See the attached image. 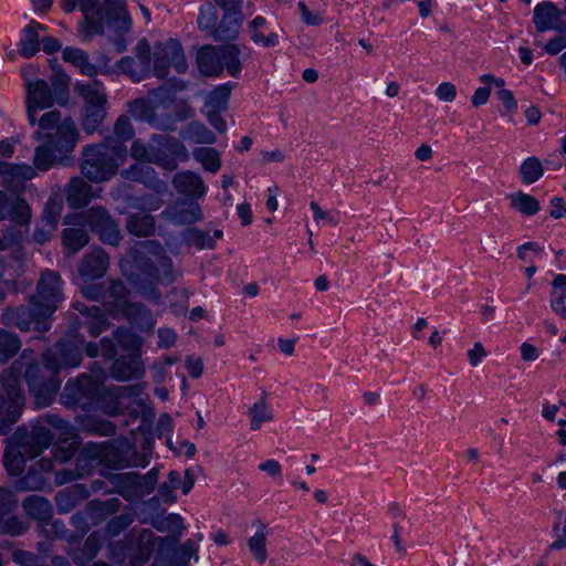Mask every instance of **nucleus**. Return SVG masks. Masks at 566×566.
<instances>
[{"label":"nucleus","instance_id":"1","mask_svg":"<svg viewBox=\"0 0 566 566\" xmlns=\"http://www.w3.org/2000/svg\"><path fill=\"white\" fill-rule=\"evenodd\" d=\"M51 352L42 355V365L35 360L34 352L25 349L9 368H14V376L19 378L23 373L29 391L35 397L39 406L49 405L60 388L56 378L59 366Z\"/></svg>","mask_w":566,"mask_h":566},{"label":"nucleus","instance_id":"2","mask_svg":"<svg viewBox=\"0 0 566 566\" xmlns=\"http://www.w3.org/2000/svg\"><path fill=\"white\" fill-rule=\"evenodd\" d=\"M72 433V426L56 415H49L36 420L31 428L19 427L8 439L29 460L38 458L53 442L54 433Z\"/></svg>","mask_w":566,"mask_h":566},{"label":"nucleus","instance_id":"3","mask_svg":"<svg viewBox=\"0 0 566 566\" xmlns=\"http://www.w3.org/2000/svg\"><path fill=\"white\" fill-rule=\"evenodd\" d=\"M81 172L92 182H104L114 177L126 159V148L107 144L87 145L82 150Z\"/></svg>","mask_w":566,"mask_h":566},{"label":"nucleus","instance_id":"4","mask_svg":"<svg viewBox=\"0 0 566 566\" xmlns=\"http://www.w3.org/2000/svg\"><path fill=\"white\" fill-rule=\"evenodd\" d=\"M174 101L168 88L157 87L149 91L147 96L129 102L127 109L135 119L146 122L157 129L169 130L175 125L170 112Z\"/></svg>","mask_w":566,"mask_h":566},{"label":"nucleus","instance_id":"5","mask_svg":"<svg viewBox=\"0 0 566 566\" xmlns=\"http://www.w3.org/2000/svg\"><path fill=\"white\" fill-rule=\"evenodd\" d=\"M38 124L39 128L33 134L35 140L52 144L56 150L65 154L75 148L78 130L70 116L62 118L61 112L53 109L44 113Z\"/></svg>","mask_w":566,"mask_h":566},{"label":"nucleus","instance_id":"6","mask_svg":"<svg viewBox=\"0 0 566 566\" xmlns=\"http://www.w3.org/2000/svg\"><path fill=\"white\" fill-rule=\"evenodd\" d=\"M25 398L14 368H6L0 375V434H7L18 422L24 408Z\"/></svg>","mask_w":566,"mask_h":566},{"label":"nucleus","instance_id":"7","mask_svg":"<svg viewBox=\"0 0 566 566\" xmlns=\"http://www.w3.org/2000/svg\"><path fill=\"white\" fill-rule=\"evenodd\" d=\"M99 11L107 36L116 51L122 53L127 49L128 35L132 32L133 20L127 11L125 0H104Z\"/></svg>","mask_w":566,"mask_h":566},{"label":"nucleus","instance_id":"8","mask_svg":"<svg viewBox=\"0 0 566 566\" xmlns=\"http://www.w3.org/2000/svg\"><path fill=\"white\" fill-rule=\"evenodd\" d=\"M74 91L84 99L82 125L87 134H93L106 117L107 95L97 82L76 83Z\"/></svg>","mask_w":566,"mask_h":566},{"label":"nucleus","instance_id":"9","mask_svg":"<svg viewBox=\"0 0 566 566\" xmlns=\"http://www.w3.org/2000/svg\"><path fill=\"white\" fill-rule=\"evenodd\" d=\"M170 66L178 73L188 69L182 45L172 38L156 42L151 52V71L156 77L166 78Z\"/></svg>","mask_w":566,"mask_h":566},{"label":"nucleus","instance_id":"10","mask_svg":"<svg viewBox=\"0 0 566 566\" xmlns=\"http://www.w3.org/2000/svg\"><path fill=\"white\" fill-rule=\"evenodd\" d=\"M41 306L35 302V297H31L29 305L18 307L8 306L3 310L0 322L8 327H18L22 332L33 328L38 332H46L49 329L48 319L50 316L40 315Z\"/></svg>","mask_w":566,"mask_h":566},{"label":"nucleus","instance_id":"11","mask_svg":"<svg viewBox=\"0 0 566 566\" xmlns=\"http://www.w3.org/2000/svg\"><path fill=\"white\" fill-rule=\"evenodd\" d=\"M73 219H81L82 221H78V223L88 226L93 232L98 234L103 243L117 245L122 240L117 222L102 206H94L78 214H74Z\"/></svg>","mask_w":566,"mask_h":566},{"label":"nucleus","instance_id":"12","mask_svg":"<svg viewBox=\"0 0 566 566\" xmlns=\"http://www.w3.org/2000/svg\"><path fill=\"white\" fill-rule=\"evenodd\" d=\"M35 302L41 306L40 315L50 316L56 311L57 303L63 300V281L53 270H44L36 283Z\"/></svg>","mask_w":566,"mask_h":566},{"label":"nucleus","instance_id":"13","mask_svg":"<svg viewBox=\"0 0 566 566\" xmlns=\"http://www.w3.org/2000/svg\"><path fill=\"white\" fill-rule=\"evenodd\" d=\"M154 140L161 148H154L149 163L161 166L166 170H174L177 168V159H188V150L178 139L158 135L154 138Z\"/></svg>","mask_w":566,"mask_h":566},{"label":"nucleus","instance_id":"14","mask_svg":"<svg viewBox=\"0 0 566 566\" xmlns=\"http://www.w3.org/2000/svg\"><path fill=\"white\" fill-rule=\"evenodd\" d=\"M134 52L138 61L133 56H124L117 62V67L133 81L139 82L151 70V49L148 41L146 39L139 40Z\"/></svg>","mask_w":566,"mask_h":566},{"label":"nucleus","instance_id":"15","mask_svg":"<svg viewBox=\"0 0 566 566\" xmlns=\"http://www.w3.org/2000/svg\"><path fill=\"white\" fill-rule=\"evenodd\" d=\"M118 403L120 407H115L109 411L112 416L123 412L124 408H129L133 403L140 407L143 417L145 419H151L155 412L149 403V398L144 394V385L136 384L132 386L118 387L116 391Z\"/></svg>","mask_w":566,"mask_h":566},{"label":"nucleus","instance_id":"16","mask_svg":"<svg viewBox=\"0 0 566 566\" xmlns=\"http://www.w3.org/2000/svg\"><path fill=\"white\" fill-rule=\"evenodd\" d=\"M31 217V208L22 197L0 191L1 220H9L17 226H28Z\"/></svg>","mask_w":566,"mask_h":566},{"label":"nucleus","instance_id":"17","mask_svg":"<svg viewBox=\"0 0 566 566\" xmlns=\"http://www.w3.org/2000/svg\"><path fill=\"white\" fill-rule=\"evenodd\" d=\"M36 175L34 168L27 164H13L0 159V178L4 188L13 192L24 190V185Z\"/></svg>","mask_w":566,"mask_h":566},{"label":"nucleus","instance_id":"18","mask_svg":"<svg viewBox=\"0 0 566 566\" xmlns=\"http://www.w3.org/2000/svg\"><path fill=\"white\" fill-rule=\"evenodd\" d=\"M165 220L176 224H192L202 219V211L199 203L186 199L170 203L164 211Z\"/></svg>","mask_w":566,"mask_h":566},{"label":"nucleus","instance_id":"19","mask_svg":"<svg viewBox=\"0 0 566 566\" xmlns=\"http://www.w3.org/2000/svg\"><path fill=\"white\" fill-rule=\"evenodd\" d=\"M98 0H83V19L78 23V34L84 42H90L95 35L104 34L103 19L96 9Z\"/></svg>","mask_w":566,"mask_h":566},{"label":"nucleus","instance_id":"20","mask_svg":"<svg viewBox=\"0 0 566 566\" xmlns=\"http://www.w3.org/2000/svg\"><path fill=\"white\" fill-rule=\"evenodd\" d=\"M111 376L118 381L139 379L145 374V367L137 353L117 358L111 366Z\"/></svg>","mask_w":566,"mask_h":566},{"label":"nucleus","instance_id":"21","mask_svg":"<svg viewBox=\"0 0 566 566\" xmlns=\"http://www.w3.org/2000/svg\"><path fill=\"white\" fill-rule=\"evenodd\" d=\"M109 258L106 252L96 248L87 253L78 264V273L85 281H93L102 277L108 268Z\"/></svg>","mask_w":566,"mask_h":566},{"label":"nucleus","instance_id":"22","mask_svg":"<svg viewBox=\"0 0 566 566\" xmlns=\"http://www.w3.org/2000/svg\"><path fill=\"white\" fill-rule=\"evenodd\" d=\"M64 196L70 208H84L94 198L93 187L82 177L75 176L66 184Z\"/></svg>","mask_w":566,"mask_h":566},{"label":"nucleus","instance_id":"23","mask_svg":"<svg viewBox=\"0 0 566 566\" xmlns=\"http://www.w3.org/2000/svg\"><path fill=\"white\" fill-rule=\"evenodd\" d=\"M81 219H73V216L65 218L66 223H74L78 227H70L62 231V243L69 256L74 255L83 249L90 241V235L85 230V223H78Z\"/></svg>","mask_w":566,"mask_h":566},{"label":"nucleus","instance_id":"24","mask_svg":"<svg viewBox=\"0 0 566 566\" xmlns=\"http://www.w3.org/2000/svg\"><path fill=\"white\" fill-rule=\"evenodd\" d=\"M249 429L252 432L260 431L265 424L274 421V412L269 402V395L262 391L259 398L249 407Z\"/></svg>","mask_w":566,"mask_h":566},{"label":"nucleus","instance_id":"25","mask_svg":"<svg viewBox=\"0 0 566 566\" xmlns=\"http://www.w3.org/2000/svg\"><path fill=\"white\" fill-rule=\"evenodd\" d=\"M534 23L539 32L549 29L560 31L564 27L562 12L552 2H543L535 7Z\"/></svg>","mask_w":566,"mask_h":566},{"label":"nucleus","instance_id":"26","mask_svg":"<svg viewBox=\"0 0 566 566\" xmlns=\"http://www.w3.org/2000/svg\"><path fill=\"white\" fill-rule=\"evenodd\" d=\"M176 190L191 198H201L206 193V187L202 178L193 171H182L177 174L172 179Z\"/></svg>","mask_w":566,"mask_h":566},{"label":"nucleus","instance_id":"27","mask_svg":"<svg viewBox=\"0 0 566 566\" xmlns=\"http://www.w3.org/2000/svg\"><path fill=\"white\" fill-rule=\"evenodd\" d=\"M197 65L206 76H218L222 73L220 46L205 45L197 53Z\"/></svg>","mask_w":566,"mask_h":566},{"label":"nucleus","instance_id":"28","mask_svg":"<svg viewBox=\"0 0 566 566\" xmlns=\"http://www.w3.org/2000/svg\"><path fill=\"white\" fill-rule=\"evenodd\" d=\"M103 546V536L98 532H93L81 547H71L67 553L73 562L84 566L96 557Z\"/></svg>","mask_w":566,"mask_h":566},{"label":"nucleus","instance_id":"29","mask_svg":"<svg viewBox=\"0 0 566 566\" xmlns=\"http://www.w3.org/2000/svg\"><path fill=\"white\" fill-rule=\"evenodd\" d=\"M242 20V13L223 12L219 24L213 29L212 36L217 41L235 40L240 33Z\"/></svg>","mask_w":566,"mask_h":566},{"label":"nucleus","instance_id":"30","mask_svg":"<svg viewBox=\"0 0 566 566\" xmlns=\"http://www.w3.org/2000/svg\"><path fill=\"white\" fill-rule=\"evenodd\" d=\"M74 307L83 315L84 319L81 321V324L84 325L91 336L96 337L103 333L108 327V323L99 307L86 306L76 302Z\"/></svg>","mask_w":566,"mask_h":566},{"label":"nucleus","instance_id":"31","mask_svg":"<svg viewBox=\"0 0 566 566\" xmlns=\"http://www.w3.org/2000/svg\"><path fill=\"white\" fill-rule=\"evenodd\" d=\"M25 90L27 105H33L42 109L49 108L53 105L54 99L52 91L45 81H28Z\"/></svg>","mask_w":566,"mask_h":566},{"label":"nucleus","instance_id":"32","mask_svg":"<svg viewBox=\"0 0 566 566\" xmlns=\"http://www.w3.org/2000/svg\"><path fill=\"white\" fill-rule=\"evenodd\" d=\"M22 509L24 513L39 522V524H43L51 520L53 516V507L48 499L40 495H29L22 501Z\"/></svg>","mask_w":566,"mask_h":566},{"label":"nucleus","instance_id":"33","mask_svg":"<svg viewBox=\"0 0 566 566\" xmlns=\"http://www.w3.org/2000/svg\"><path fill=\"white\" fill-rule=\"evenodd\" d=\"M54 356V361L59 366V371L62 368L76 367L81 364L82 355L78 347L74 344L63 340L59 342L54 349H50Z\"/></svg>","mask_w":566,"mask_h":566},{"label":"nucleus","instance_id":"34","mask_svg":"<svg viewBox=\"0 0 566 566\" xmlns=\"http://www.w3.org/2000/svg\"><path fill=\"white\" fill-rule=\"evenodd\" d=\"M127 319L142 331L151 329L155 326V318L149 308L140 303L125 304L123 310Z\"/></svg>","mask_w":566,"mask_h":566},{"label":"nucleus","instance_id":"35","mask_svg":"<svg viewBox=\"0 0 566 566\" xmlns=\"http://www.w3.org/2000/svg\"><path fill=\"white\" fill-rule=\"evenodd\" d=\"M549 306L563 319H566V274H557L552 281Z\"/></svg>","mask_w":566,"mask_h":566},{"label":"nucleus","instance_id":"36","mask_svg":"<svg viewBox=\"0 0 566 566\" xmlns=\"http://www.w3.org/2000/svg\"><path fill=\"white\" fill-rule=\"evenodd\" d=\"M62 57L65 62L80 69L84 75L95 76L98 73L97 66L91 63L87 53L82 49L67 46L62 51Z\"/></svg>","mask_w":566,"mask_h":566},{"label":"nucleus","instance_id":"37","mask_svg":"<svg viewBox=\"0 0 566 566\" xmlns=\"http://www.w3.org/2000/svg\"><path fill=\"white\" fill-rule=\"evenodd\" d=\"M158 470L156 468L148 471L144 476L135 472L123 473L117 476L118 483L130 488H143L146 493L154 491L158 481Z\"/></svg>","mask_w":566,"mask_h":566},{"label":"nucleus","instance_id":"38","mask_svg":"<svg viewBox=\"0 0 566 566\" xmlns=\"http://www.w3.org/2000/svg\"><path fill=\"white\" fill-rule=\"evenodd\" d=\"M151 525L158 531V532H166L170 535L172 541L177 543L186 526L184 524V520L179 514H168L167 516H158L154 518Z\"/></svg>","mask_w":566,"mask_h":566},{"label":"nucleus","instance_id":"39","mask_svg":"<svg viewBox=\"0 0 566 566\" xmlns=\"http://www.w3.org/2000/svg\"><path fill=\"white\" fill-rule=\"evenodd\" d=\"M78 437L72 427V433L61 434L59 433V442L53 451V458L60 463H65L72 459L75 451L78 448Z\"/></svg>","mask_w":566,"mask_h":566},{"label":"nucleus","instance_id":"40","mask_svg":"<svg viewBox=\"0 0 566 566\" xmlns=\"http://www.w3.org/2000/svg\"><path fill=\"white\" fill-rule=\"evenodd\" d=\"M41 144L35 148L34 151V166L42 171L49 170L52 165L59 159L65 156V153H60L53 147L52 144L40 142Z\"/></svg>","mask_w":566,"mask_h":566},{"label":"nucleus","instance_id":"41","mask_svg":"<svg viewBox=\"0 0 566 566\" xmlns=\"http://www.w3.org/2000/svg\"><path fill=\"white\" fill-rule=\"evenodd\" d=\"M126 229L136 237H148L155 230V220L148 213L130 214L126 221Z\"/></svg>","mask_w":566,"mask_h":566},{"label":"nucleus","instance_id":"42","mask_svg":"<svg viewBox=\"0 0 566 566\" xmlns=\"http://www.w3.org/2000/svg\"><path fill=\"white\" fill-rule=\"evenodd\" d=\"M38 28L42 29V25L40 23L32 22L23 29V36L20 41L19 53L27 59L32 57L40 50L39 33L36 31Z\"/></svg>","mask_w":566,"mask_h":566},{"label":"nucleus","instance_id":"43","mask_svg":"<svg viewBox=\"0 0 566 566\" xmlns=\"http://www.w3.org/2000/svg\"><path fill=\"white\" fill-rule=\"evenodd\" d=\"M20 337L7 329L0 328V363L6 364L13 358L21 349Z\"/></svg>","mask_w":566,"mask_h":566},{"label":"nucleus","instance_id":"44","mask_svg":"<svg viewBox=\"0 0 566 566\" xmlns=\"http://www.w3.org/2000/svg\"><path fill=\"white\" fill-rule=\"evenodd\" d=\"M240 48L237 44L220 45V60L222 69L226 67L228 73L237 77L241 72Z\"/></svg>","mask_w":566,"mask_h":566},{"label":"nucleus","instance_id":"45","mask_svg":"<svg viewBox=\"0 0 566 566\" xmlns=\"http://www.w3.org/2000/svg\"><path fill=\"white\" fill-rule=\"evenodd\" d=\"M46 480L35 467L31 465L28 472L14 482V489L19 492L42 491Z\"/></svg>","mask_w":566,"mask_h":566},{"label":"nucleus","instance_id":"46","mask_svg":"<svg viewBox=\"0 0 566 566\" xmlns=\"http://www.w3.org/2000/svg\"><path fill=\"white\" fill-rule=\"evenodd\" d=\"M27 460L29 459L19 452V450L8 440L2 460L7 472L12 476L20 475L24 470Z\"/></svg>","mask_w":566,"mask_h":566},{"label":"nucleus","instance_id":"47","mask_svg":"<svg viewBox=\"0 0 566 566\" xmlns=\"http://www.w3.org/2000/svg\"><path fill=\"white\" fill-rule=\"evenodd\" d=\"M147 274L159 282L172 281V264L171 260L166 255H156L147 269Z\"/></svg>","mask_w":566,"mask_h":566},{"label":"nucleus","instance_id":"48","mask_svg":"<svg viewBox=\"0 0 566 566\" xmlns=\"http://www.w3.org/2000/svg\"><path fill=\"white\" fill-rule=\"evenodd\" d=\"M231 95V87L222 84L212 90L206 97L205 107L207 111L226 112Z\"/></svg>","mask_w":566,"mask_h":566},{"label":"nucleus","instance_id":"49","mask_svg":"<svg viewBox=\"0 0 566 566\" xmlns=\"http://www.w3.org/2000/svg\"><path fill=\"white\" fill-rule=\"evenodd\" d=\"M87 494H82L80 488H69L62 490L55 495L56 509L60 514H65L78 505L81 499L86 497Z\"/></svg>","mask_w":566,"mask_h":566},{"label":"nucleus","instance_id":"50","mask_svg":"<svg viewBox=\"0 0 566 566\" xmlns=\"http://www.w3.org/2000/svg\"><path fill=\"white\" fill-rule=\"evenodd\" d=\"M248 546L259 563L266 560V525L264 523L258 522V531L248 539Z\"/></svg>","mask_w":566,"mask_h":566},{"label":"nucleus","instance_id":"51","mask_svg":"<svg viewBox=\"0 0 566 566\" xmlns=\"http://www.w3.org/2000/svg\"><path fill=\"white\" fill-rule=\"evenodd\" d=\"M182 239L188 247H196L199 250L213 249L214 238L209 232L198 228H189L182 232Z\"/></svg>","mask_w":566,"mask_h":566},{"label":"nucleus","instance_id":"52","mask_svg":"<svg viewBox=\"0 0 566 566\" xmlns=\"http://www.w3.org/2000/svg\"><path fill=\"white\" fill-rule=\"evenodd\" d=\"M193 158L201 164L205 170L217 172L221 168L220 154L211 147H199L192 153Z\"/></svg>","mask_w":566,"mask_h":566},{"label":"nucleus","instance_id":"53","mask_svg":"<svg viewBox=\"0 0 566 566\" xmlns=\"http://www.w3.org/2000/svg\"><path fill=\"white\" fill-rule=\"evenodd\" d=\"M509 199L511 207L520 211L522 214L534 216L539 210L538 200L522 191L512 193Z\"/></svg>","mask_w":566,"mask_h":566},{"label":"nucleus","instance_id":"54","mask_svg":"<svg viewBox=\"0 0 566 566\" xmlns=\"http://www.w3.org/2000/svg\"><path fill=\"white\" fill-rule=\"evenodd\" d=\"M266 23L265 18L256 17L249 23V30L251 33V39L255 44H263L264 46H275L279 44V35L276 33H270L269 35H264L261 31V28Z\"/></svg>","mask_w":566,"mask_h":566},{"label":"nucleus","instance_id":"55","mask_svg":"<svg viewBox=\"0 0 566 566\" xmlns=\"http://www.w3.org/2000/svg\"><path fill=\"white\" fill-rule=\"evenodd\" d=\"M186 138L196 144H214L217 136L207 126L199 122H191L186 129Z\"/></svg>","mask_w":566,"mask_h":566},{"label":"nucleus","instance_id":"56","mask_svg":"<svg viewBox=\"0 0 566 566\" xmlns=\"http://www.w3.org/2000/svg\"><path fill=\"white\" fill-rule=\"evenodd\" d=\"M544 169L538 158L528 157L520 166V175L524 184L531 185L543 176Z\"/></svg>","mask_w":566,"mask_h":566},{"label":"nucleus","instance_id":"57","mask_svg":"<svg viewBox=\"0 0 566 566\" xmlns=\"http://www.w3.org/2000/svg\"><path fill=\"white\" fill-rule=\"evenodd\" d=\"M180 483V474L177 471H170L168 474V481H165L159 485V497L166 503H174L176 501L175 491L179 489Z\"/></svg>","mask_w":566,"mask_h":566},{"label":"nucleus","instance_id":"58","mask_svg":"<svg viewBox=\"0 0 566 566\" xmlns=\"http://www.w3.org/2000/svg\"><path fill=\"white\" fill-rule=\"evenodd\" d=\"M104 293L106 294L105 302L114 303L116 305L125 307L127 290L125 284L122 281H111L108 286L104 289Z\"/></svg>","mask_w":566,"mask_h":566},{"label":"nucleus","instance_id":"59","mask_svg":"<svg viewBox=\"0 0 566 566\" xmlns=\"http://www.w3.org/2000/svg\"><path fill=\"white\" fill-rule=\"evenodd\" d=\"M54 87L55 98L60 105H65L69 101L70 77L63 72H56L51 77Z\"/></svg>","mask_w":566,"mask_h":566},{"label":"nucleus","instance_id":"60","mask_svg":"<svg viewBox=\"0 0 566 566\" xmlns=\"http://www.w3.org/2000/svg\"><path fill=\"white\" fill-rule=\"evenodd\" d=\"M27 530V524L14 515H2L0 517V533L11 536L21 535Z\"/></svg>","mask_w":566,"mask_h":566},{"label":"nucleus","instance_id":"61","mask_svg":"<svg viewBox=\"0 0 566 566\" xmlns=\"http://www.w3.org/2000/svg\"><path fill=\"white\" fill-rule=\"evenodd\" d=\"M217 20L218 13L211 3H205L201 6L197 19L198 28L200 30H208L212 33L213 29L216 28Z\"/></svg>","mask_w":566,"mask_h":566},{"label":"nucleus","instance_id":"62","mask_svg":"<svg viewBox=\"0 0 566 566\" xmlns=\"http://www.w3.org/2000/svg\"><path fill=\"white\" fill-rule=\"evenodd\" d=\"M39 532L46 538H61L67 533L66 525L61 520H48L43 524H39Z\"/></svg>","mask_w":566,"mask_h":566},{"label":"nucleus","instance_id":"63","mask_svg":"<svg viewBox=\"0 0 566 566\" xmlns=\"http://www.w3.org/2000/svg\"><path fill=\"white\" fill-rule=\"evenodd\" d=\"M134 521V517L130 513H123L113 517L106 525V534L108 536L115 537L119 535L123 531H125Z\"/></svg>","mask_w":566,"mask_h":566},{"label":"nucleus","instance_id":"64","mask_svg":"<svg viewBox=\"0 0 566 566\" xmlns=\"http://www.w3.org/2000/svg\"><path fill=\"white\" fill-rule=\"evenodd\" d=\"M114 135L118 142L125 143L135 135L134 126L128 116L122 115L114 125Z\"/></svg>","mask_w":566,"mask_h":566}]
</instances>
